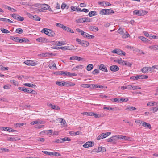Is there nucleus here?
Returning <instances> with one entry per match:
<instances>
[{
    "instance_id": "61",
    "label": "nucleus",
    "mask_w": 158,
    "mask_h": 158,
    "mask_svg": "<svg viewBox=\"0 0 158 158\" xmlns=\"http://www.w3.org/2000/svg\"><path fill=\"white\" fill-rule=\"evenodd\" d=\"M3 21L5 23H13V22L12 21L10 20L9 19H6V18H5L4 20Z\"/></svg>"
},
{
    "instance_id": "7",
    "label": "nucleus",
    "mask_w": 158,
    "mask_h": 158,
    "mask_svg": "<svg viewBox=\"0 0 158 158\" xmlns=\"http://www.w3.org/2000/svg\"><path fill=\"white\" fill-rule=\"evenodd\" d=\"M112 52L114 53H116L119 55H123L125 56L126 53L124 52L123 51L121 50L118 49H114Z\"/></svg>"
},
{
    "instance_id": "29",
    "label": "nucleus",
    "mask_w": 158,
    "mask_h": 158,
    "mask_svg": "<svg viewBox=\"0 0 158 158\" xmlns=\"http://www.w3.org/2000/svg\"><path fill=\"white\" fill-rule=\"evenodd\" d=\"M56 84L60 86H65V82L62 81V82L56 81Z\"/></svg>"
},
{
    "instance_id": "64",
    "label": "nucleus",
    "mask_w": 158,
    "mask_h": 158,
    "mask_svg": "<svg viewBox=\"0 0 158 158\" xmlns=\"http://www.w3.org/2000/svg\"><path fill=\"white\" fill-rule=\"evenodd\" d=\"M39 56H42V57H46L47 56V54L46 53H42L38 55Z\"/></svg>"
},
{
    "instance_id": "48",
    "label": "nucleus",
    "mask_w": 158,
    "mask_h": 158,
    "mask_svg": "<svg viewBox=\"0 0 158 158\" xmlns=\"http://www.w3.org/2000/svg\"><path fill=\"white\" fill-rule=\"evenodd\" d=\"M70 8L72 11H77V8L76 6H71Z\"/></svg>"
},
{
    "instance_id": "4",
    "label": "nucleus",
    "mask_w": 158,
    "mask_h": 158,
    "mask_svg": "<svg viewBox=\"0 0 158 158\" xmlns=\"http://www.w3.org/2000/svg\"><path fill=\"white\" fill-rule=\"evenodd\" d=\"M76 41L78 42L80 44L84 47H87L89 44V43L88 42L84 40H81L80 39H77Z\"/></svg>"
},
{
    "instance_id": "14",
    "label": "nucleus",
    "mask_w": 158,
    "mask_h": 158,
    "mask_svg": "<svg viewBox=\"0 0 158 158\" xmlns=\"http://www.w3.org/2000/svg\"><path fill=\"white\" fill-rule=\"evenodd\" d=\"M36 40L37 41L41 43H47V40L45 38L42 37L37 38Z\"/></svg>"
},
{
    "instance_id": "38",
    "label": "nucleus",
    "mask_w": 158,
    "mask_h": 158,
    "mask_svg": "<svg viewBox=\"0 0 158 158\" xmlns=\"http://www.w3.org/2000/svg\"><path fill=\"white\" fill-rule=\"evenodd\" d=\"M56 25L57 27H58L60 28L63 29L64 25L63 24L60 23H56Z\"/></svg>"
},
{
    "instance_id": "3",
    "label": "nucleus",
    "mask_w": 158,
    "mask_h": 158,
    "mask_svg": "<svg viewBox=\"0 0 158 158\" xmlns=\"http://www.w3.org/2000/svg\"><path fill=\"white\" fill-rule=\"evenodd\" d=\"M119 139V136L116 135L112 136L107 139L108 142H112L113 143H115Z\"/></svg>"
},
{
    "instance_id": "16",
    "label": "nucleus",
    "mask_w": 158,
    "mask_h": 158,
    "mask_svg": "<svg viewBox=\"0 0 158 158\" xmlns=\"http://www.w3.org/2000/svg\"><path fill=\"white\" fill-rule=\"evenodd\" d=\"M99 69L105 72H107L108 71L107 67L103 64H101L99 65Z\"/></svg>"
},
{
    "instance_id": "23",
    "label": "nucleus",
    "mask_w": 158,
    "mask_h": 158,
    "mask_svg": "<svg viewBox=\"0 0 158 158\" xmlns=\"http://www.w3.org/2000/svg\"><path fill=\"white\" fill-rule=\"evenodd\" d=\"M89 29L92 31H96L98 30V27L95 26H91L89 27Z\"/></svg>"
},
{
    "instance_id": "43",
    "label": "nucleus",
    "mask_w": 158,
    "mask_h": 158,
    "mask_svg": "<svg viewBox=\"0 0 158 158\" xmlns=\"http://www.w3.org/2000/svg\"><path fill=\"white\" fill-rule=\"evenodd\" d=\"M103 86L98 84L94 85L93 86L94 88H103Z\"/></svg>"
},
{
    "instance_id": "26",
    "label": "nucleus",
    "mask_w": 158,
    "mask_h": 158,
    "mask_svg": "<svg viewBox=\"0 0 158 158\" xmlns=\"http://www.w3.org/2000/svg\"><path fill=\"white\" fill-rule=\"evenodd\" d=\"M75 85V84L72 82H65V86L66 87L74 86Z\"/></svg>"
},
{
    "instance_id": "25",
    "label": "nucleus",
    "mask_w": 158,
    "mask_h": 158,
    "mask_svg": "<svg viewBox=\"0 0 158 158\" xmlns=\"http://www.w3.org/2000/svg\"><path fill=\"white\" fill-rule=\"evenodd\" d=\"M63 30H65L67 32H70L71 33H73L74 31L73 30H72L69 27L64 26V27L63 29Z\"/></svg>"
},
{
    "instance_id": "51",
    "label": "nucleus",
    "mask_w": 158,
    "mask_h": 158,
    "mask_svg": "<svg viewBox=\"0 0 158 158\" xmlns=\"http://www.w3.org/2000/svg\"><path fill=\"white\" fill-rule=\"evenodd\" d=\"M67 50H71L73 49V46L72 45H70L69 46H66Z\"/></svg>"
},
{
    "instance_id": "20",
    "label": "nucleus",
    "mask_w": 158,
    "mask_h": 158,
    "mask_svg": "<svg viewBox=\"0 0 158 158\" xmlns=\"http://www.w3.org/2000/svg\"><path fill=\"white\" fill-rule=\"evenodd\" d=\"M66 44L67 43L66 41H56V44L57 46L63 45Z\"/></svg>"
},
{
    "instance_id": "28",
    "label": "nucleus",
    "mask_w": 158,
    "mask_h": 158,
    "mask_svg": "<svg viewBox=\"0 0 158 158\" xmlns=\"http://www.w3.org/2000/svg\"><path fill=\"white\" fill-rule=\"evenodd\" d=\"M97 15V12L95 11H90L88 14L89 16L90 17H91L94 16H96Z\"/></svg>"
},
{
    "instance_id": "53",
    "label": "nucleus",
    "mask_w": 158,
    "mask_h": 158,
    "mask_svg": "<svg viewBox=\"0 0 158 158\" xmlns=\"http://www.w3.org/2000/svg\"><path fill=\"white\" fill-rule=\"evenodd\" d=\"M104 2V4H103V6L105 7L106 6H111V4L108 2Z\"/></svg>"
},
{
    "instance_id": "31",
    "label": "nucleus",
    "mask_w": 158,
    "mask_h": 158,
    "mask_svg": "<svg viewBox=\"0 0 158 158\" xmlns=\"http://www.w3.org/2000/svg\"><path fill=\"white\" fill-rule=\"evenodd\" d=\"M133 14L136 15L138 16H141L142 15V13L141 11L138 10H135L133 11Z\"/></svg>"
},
{
    "instance_id": "55",
    "label": "nucleus",
    "mask_w": 158,
    "mask_h": 158,
    "mask_svg": "<svg viewBox=\"0 0 158 158\" xmlns=\"http://www.w3.org/2000/svg\"><path fill=\"white\" fill-rule=\"evenodd\" d=\"M120 102H127L128 101V99L126 98H120L119 99Z\"/></svg>"
},
{
    "instance_id": "19",
    "label": "nucleus",
    "mask_w": 158,
    "mask_h": 158,
    "mask_svg": "<svg viewBox=\"0 0 158 158\" xmlns=\"http://www.w3.org/2000/svg\"><path fill=\"white\" fill-rule=\"evenodd\" d=\"M55 35V33L51 29H49L48 31V35L49 36L53 37Z\"/></svg>"
},
{
    "instance_id": "52",
    "label": "nucleus",
    "mask_w": 158,
    "mask_h": 158,
    "mask_svg": "<svg viewBox=\"0 0 158 158\" xmlns=\"http://www.w3.org/2000/svg\"><path fill=\"white\" fill-rule=\"evenodd\" d=\"M11 85H5L3 86V88L4 89H8L11 88Z\"/></svg>"
},
{
    "instance_id": "33",
    "label": "nucleus",
    "mask_w": 158,
    "mask_h": 158,
    "mask_svg": "<svg viewBox=\"0 0 158 158\" xmlns=\"http://www.w3.org/2000/svg\"><path fill=\"white\" fill-rule=\"evenodd\" d=\"M136 109V108L135 107H132V106H129L127 107L125 110H135Z\"/></svg>"
},
{
    "instance_id": "13",
    "label": "nucleus",
    "mask_w": 158,
    "mask_h": 158,
    "mask_svg": "<svg viewBox=\"0 0 158 158\" xmlns=\"http://www.w3.org/2000/svg\"><path fill=\"white\" fill-rule=\"evenodd\" d=\"M110 70L113 72H117L119 70V68L117 65H114L110 67Z\"/></svg>"
},
{
    "instance_id": "41",
    "label": "nucleus",
    "mask_w": 158,
    "mask_h": 158,
    "mask_svg": "<svg viewBox=\"0 0 158 158\" xmlns=\"http://www.w3.org/2000/svg\"><path fill=\"white\" fill-rule=\"evenodd\" d=\"M1 30L4 33H9L10 32V31L7 29H5L3 28H1Z\"/></svg>"
},
{
    "instance_id": "50",
    "label": "nucleus",
    "mask_w": 158,
    "mask_h": 158,
    "mask_svg": "<svg viewBox=\"0 0 158 158\" xmlns=\"http://www.w3.org/2000/svg\"><path fill=\"white\" fill-rule=\"evenodd\" d=\"M62 139L63 142L66 141H71V139L69 137H65L63 138H62Z\"/></svg>"
},
{
    "instance_id": "5",
    "label": "nucleus",
    "mask_w": 158,
    "mask_h": 158,
    "mask_svg": "<svg viewBox=\"0 0 158 158\" xmlns=\"http://www.w3.org/2000/svg\"><path fill=\"white\" fill-rule=\"evenodd\" d=\"M27 15L30 19H32L34 20L37 21H40L41 19L38 16L35 15H32L31 14L27 13Z\"/></svg>"
},
{
    "instance_id": "45",
    "label": "nucleus",
    "mask_w": 158,
    "mask_h": 158,
    "mask_svg": "<svg viewBox=\"0 0 158 158\" xmlns=\"http://www.w3.org/2000/svg\"><path fill=\"white\" fill-rule=\"evenodd\" d=\"M15 32L19 34H21L23 32V31L21 28H19L16 29Z\"/></svg>"
},
{
    "instance_id": "46",
    "label": "nucleus",
    "mask_w": 158,
    "mask_h": 158,
    "mask_svg": "<svg viewBox=\"0 0 158 158\" xmlns=\"http://www.w3.org/2000/svg\"><path fill=\"white\" fill-rule=\"evenodd\" d=\"M42 152L45 154L49 156L52 155V152H48L45 151H42Z\"/></svg>"
},
{
    "instance_id": "40",
    "label": "nucleus",
    "mask_w": 158,
    "mask_h": 158,
    "mask_svg": "<svg viewBox=\"0 0 158 158\" xmlns=\"http://www.w3.org/2000/svg\"><path fill=\"white\" fill-rule=\"evenodd\" d=\"M33 91V90L31 89L30 88H25V92H27L28 93H32Z\"/></svg>"
},
{
    "instance_id": "27",
    "label": "nucleus",
    "mask_w": 158,
    "mask_h": 158,
    "mask_svg": "<svg viewBox=\"0 0 158 158\" xmlns=\"http://www.w3.org/2000/svg\"><path fill=\"white\" fill-rule=\"evenodd\" d=\"M23 85H25V86H28L29 87H36V85L33 84L26 83H24L23 84Z\"/></svg>"
},
{
    "instance_id": "1",
    "label": "nucleus",
    "mask_w": 158,
    "mask_h": 158,
    "mask_svg": "<svg viewBox=\"0 0 158 158\" xmlns=\"http://www.w3.org/2000/svg\"><path fill=\"white\" fill-rule=\"evenodd\" d=\"M114 13L113 10L110 9H102L99 12L101 15H109L112 13Z\"/></svg>"
},
{
    "instance_id": "15",
    "label": "nucleus",
    "mask_w": 158,
    "mask_h": 158,
    "mask_svg": "<svg viewBox=\"0 0 158 158\" xmlns=\"http://www.w3.org/2000/svg\"><path fill=\"white\" fill-rule=\"evenodd\" d=\"M52 130H44L40 132V134L41 135L43 133H46L48 135H51L52 133Z\"/></svg>"
},
{
    "instance_id": "39",
    "label": "nucleus",
    "mask_w": 158,
    "mask_h": 158,
    "mask_svg": "<svg viewBox=\"0 0 158 158\" xmlns=\"http://www.w3.org/2000/svg\"><path fill=\"white\" fill-rule=\"evenodd\" d=\"M93 112H85L82 113V114L84 115L92 116Z\"/></svg>"
},
{
    "instance_id": "42",
    "label": "nucleus",
    "mask_w": 158,
    "mask_h": 158,
    "mask_svg": "<svg viewBox=\"0 0 158 158\" xmlns=\"http://www.w3.org/2000/svg\"><path fill=\"white\" fill-rule=\"evenodd\" d=\"M103 109L106 110H112L114 109V108L111 107L109 106H108L107 107H104L103 108Z\"/></svg>"
},
{
    "instance_id": "57",
    "label": "nucleus",
    "mask_w": 158,
    "mask_h": 158,
    "mask_svg": "<svg viewBox=\"0 0 158 158\" xmlns=\"http://www.w3.org/2000/svg\"><path fill=\"white\" fill-rule=\"evenodd\" d=\"M0 69H1L2 70H8L9 68L7 67H3L2 66H0Z\"/></svg>"
},
{
    "instance_id": "37",
    "label": "nucleus",
    "mask_w": 158,
    "mask_h": 158,
    "mask_svg": "<svg viewBox=\"0 0 158 158\" xmlns=\"http://www.w3.org/2000/svg\"><path fill=\"white\" fill-rule=\"evenodd\" d=\"M49 29L47 28H43L41 31V32L44 33L45 34L48 35V31Z\"/></svg>"
},
{
    "instance_id": "11",
    "label": "nucleus",
    "mask_w": 158,
    "mask_h": 158,
    "mask_svg": "<svg viewBox=\"0 0 158 158\" xmlns=\"http://www.w3.org/2000/svg\"><path fill=\"white\" fill-rule=\"evenodd\" d=\"M94 144V142L89 141L86 142L83 145V146L84 148H87L89 147H92Z\"/></svg>"
},
{
    "instance_id": "59",
    "label": "nucleus",
    "mask_w": 158,
    "mask_h": 158,
    "mask_svg": "<svg viewBox=\"0 0 158 158\" xmlns=\"http://www.w3.org/2000/svg\"><path fill=\"white\" fill-rule=\"evenodd\" d=\"M99 71L97 69H95L92 72V73L94 75H95L99 73Z\"/></svg>"
},
{
    "instance_id": "34",
    "label": "nucleus",
    "mask_w": 158,
    "mask_h": 158,
    "mask_svg": "<svg viewBox=\"0 0 158 158\" xmlns=\"http://www.w3.org/2000/svg\"><path fill=\"white\" fill-rule=\"evenodd\" d=\"M49 67L51 69H56V64L54 63L49 64Z\"/></svg>"
},
{
    "instance_id": "36",
    "label": "nucleus",
    "mask_w": 158,
    "mask_h": 158,
    "mask_svg": "<svg viewBox=\"0 0 158 158\" xmlns=\"http://www.w3.org/2000/svg\"><path fill=\"white\" fill-rule=\"evenodd\" d=\"M92 116H94L95 118H100L101 117V114H96L93 112L92 114Z\"/></svg>"
},
{
    "instance_id": "58",
    "label": "nucleus",
    "mask_w": 158,
    "mask_h": 158,
    "mask_svg": "<svg viewBox=\"0 0 158 158\" xmlns=\"http://www.w3.org/2000/svg\"><path fill=\"white\" fill-rule=\"evenodd\" d=\"M139 77H138V75H137L135 76H132L131 77L130 79L133 80H138L139 79Z\"/></svg>"
},
{
    "instance_id": "63",
    "label": "nucleus",
    "mask_w": 158,
    "mask_h": 158,
    "mask_svg": "<svg viewBox=\"0 0 158 158\" xmlns=\"http://www.w3.org/2000/svg\"><path fill=\"white\" fill-rule=\"evenodd\" d=\"M104 138L102 134L101 135H99L97 137V139L98 140L101 139L103 138Z\"/></svg>"
},
{
    "instance_id": "44",
    "label": "nucleus",
    "mask_w": 158,
    "mask_h": 158,
    "mask_svg": "<svg viewBox=\"0 0 158 158\" xmlns=\"http://www.w3.org/2000/svg\"><path fill=\"white\" fill-rule=\"evenodd\" d=\"M148 67H144L141 69V70L143 73H146L148 71Z\"/></svg>"
},
{
    "instance_id": "2",
    "label": "nucleus",
    "mask_w": 158,
    "mask_h": 158,
    "mask_svg": "<svg viewBox=\"0 0 158 158\" xmlns=\"http://www.w3.org/2000/svg\"><path fill=\"white\" fill-rule=\"evenodd\" d=\"M40 8V9L37 10H38L39 12H43L44 10H47L50 11L51 10V9L50 8V6L46 4H41Z\"/></svg>"
},
{
    "instance_id": "9",
    "label": "nucleus",
    "mask_w": 158,
    "mask_h": 158,
    "mask_svg": "<svg viewBox=\"0 0 158 158\" xmlns=\"http://www.w3.org/2000/svg\"><path fill=\"white\" fill-rule=\"evenodd\" d=\"M20 139V138L19 137H18L17 136H15L13 137H7L6 139V140L8 141H15L17 140H19Z\"/></svg>"
},
{
    "instance_id": "54",
    "label": "nucleus",
    "mask_w": 158,
    "mask_h": 158,
    "mask_svg": "<svg viewBox=\"0 0 158 158\" xmlns=\"http://www.w3.org/2000/svg\"><path fill=\"white\" fill-rule=\"evenodd\" d=\"M125 63L124 64L125 65L128 67H131L132 65V64L131 63H130L126 61H125Z\"/></svg>"
},
{
    "instance_id": "47",
    "label": "nucleus",
    "mask_w": 158,
    "mask_h": 158,
    "mask_svg": "<svg viewBox=\"0 0 158 158\" xmlns=\"http://www.w3.org/2000/svg\"><path fill=\"white\" fill-rule=\"evenodd\" d=\"M52 155L53 156H60L61 155L59 152H52Z\"/></svg>"
},
{
    "instance_id": "60",
    "label": "nucleus",
    "mask_w": 158,
    "mask_h": 158,
    "mask_svg": "<svg viewBox=\"0 0 158 158\" xmlns=\"http://www.w3.org/2000/svg\"><path fill=\"white\" fill-rule=\"evenodd\" d=\"M149 38L151 39H152V38L158 39V36H155L151 34L150 35Z\"/></svg>"
},
{
    "instance_id": "17",
    "label": "nucleus",
    "mask_w": 158,
    "mask_h": 158,
    "mask_svg": "<svg viewBox=\"0 0 158 158\" xmlns=\"http://www.w3.org/2000/svg\"><path fill=\"white\" fill-rule=\"evenodd\" d=\"M1 129L2 131H6L9 132H12L16 131L13 130L11 128L9 127H3Z\"/></svg>"
},
{
    "instance_id": "21",
    "label": "nucleus",
    "mask_w": 158,
    "mask_h": 158,
    "mask_svg": "<svg viewBox=\"0 0 158 158\" xmlns=\"http://www.w3.org/2000/svg\"><path fill=\"white\" fill-rule=\"evenodd\" d=\"M139 38L143 42L146 43H148L149 40L145 38L143 36H140L139 37Z\"/></svg>"
},
{
    "instance_id": "30",
    "label": "nucleus",
    "mask_w": 158,
    "mask_h": 158,
    "mask_svg": "<svg viewBox=\"0 0 158 158\" xmlns=\"http://www.w3.org/2000/svg\"><path fill=\"white\" fill-rule=\"evenodd\" d=\"M106 150L105 148L102 147H98V152H103Z\"/></svg>"
},
{
    "instance_id": "6",
    "label": "nucleus",
    "mask_w": 158,
    "mask_h": 158,
    "mask_svg": "<svg viewBox=\"0 0 158 158\" xmlns=\"http://www.w3.org/2000/svg\"><path fill=\"white\" fill-rule=\"evenodd\" d=\"M90 20L87 17L81 18L77 19L76 20V22L78 23H82L86 22H89Z\"/></svg>"
},
{
    "instance_id": "49",
    "label": "nucleus",
    "mask_w": 158,
    "mask_h": 158,
    "mask_svg": "<svg viewBox=\"0 0 158 158\" xmlns=\"http://www.w3.org/2000/svg\"><path fill=\"white\" fill-rule=\"evenodd\" d=\"M54 142L56 143H63L62 139L60 138L58 139H57L53 141Z\"/></svg>"
},
{
    "instance_id": "18",
    "label": "nucleus",
    "mask_w": 158,
    "mask_h": 158,
    "mask_svg": "<svg viewBox=\"0 0 158 158\" xmlns=\"http://www.w3.org/2000/svg\"><path fill=\"white\" fill-rule=\"evenodd\" d=\"M42 123V121L40 119H37L36 120L32 121L30 124L32 125H34L35 124H40Z\"/></svg>"
},
{
    "instance_id": "12",
    "label": "nucleus",
    "mask_w": 158,
    "mask_h": 158,
    "mask_svg": "<svg viewBox=\"0 0 158 158\" xmlns=\"http://www.w3.org/2000/svg\"><path fill=\"white\" fill-rule=\"evenodd\" d=\"M47 106L49 107H50L53 109L55 110H60V108L58 106L54 105L51 103H48Z\"/></svg>"
},
{
    "instance_id": "56",
    "label": "nucleus",
    "mask_w": 158,
    "mask_h": 158,
    "mask_svg": "<svg viewBox=\"0 0 158 158\" xmlns=\"http://www.w3.org/2000/svg\"><path fill=\"white\" fill-rule=\"evenodd\" d=\"M110 134H111L110 132H107L106 133H103L102 134L103 136H104V138L106 137H107L108 136H109V135H110Z\"/></svg>"
},
{
    "instance_id": "24",
    "label": "nucleus",
    "mask_w": 158,
    "mask_h": 158,
    "mask_svg": "<svg viewBox=\"0 0 158 158\" xmlns=\"http://www.w3.org/2000/svg\"><path fill=\"white\" fill-rule=\"evenodd\" d=\"M142 126L144 127H147L148 128H151V127L149 123H147L143 121L142 123Z\"/></svg>"
},
{
    "instance_id": "22",
    "label": "nucleus",
    "mask_w": 158,
    "mask_h": 158,
    "mask_svg": "<svg viewBox=\"0 0 158 158\" xmlns=\"http://www.w3.org/2000/svg\"><path fill=\"white\" fill-rule=\"evenodd\" d=\"M83 36L89 39H93L94 37V35H91L86 32L85 33V34Z\"/></svg>"
},
{
    "instance_id": "35",
    "label": "nucleus",
    "mask_w": 158,
    "mask_h": 158,
    "mask_svg": "<svg viewBox=\"0 0 158 158\" xmlns=\"http://www.w3.org/2000/svg\"><path fill=\"white\" fill-rule=\"evenodd\" d=\"M18 38H19V37H15L13 36H11L10 37V39L11 40L17 42H18Z\"/></svg>"
},
{
    "instance_id": "10",
    "label": "nucleus",
    "mask_w": 158,
    "mask_h": 158,
    "mask_svg": "<svg viewBox=\"0 0 158 158\" xmlns=\"http://www.w3.org/2000/svg\"><path fill=\"white\" fill-rule=\"evenodd\" d=\"M24 63L27 65L35 66L37 64L36 62L31 60H26L24 62Z\"/></svg>"
},
{
    "instance_id": "62",
    "label": "nucleus",
    "mask_w": 158,
    "mask_h": 158,
    "mask_svg": "<svg viewBox=\"0 0 158 158\" xmlns=\"http://www.w3.org/2000/svg\"><path fill=\"white\" fill-rule=\"evenodd\" d=\"M7 8L9 10H11L12 12H15L16 11V9H15L12 8L8 6Z\"/></svg>"
},
{
    "instance_id": "32",
    "label": "nucleus",
    "mask_w": 158,
    "mask_h": 158,
    "mask_svg": "<svg viewBox=\"0 0 158 158\" xmlns=\"http://www.w3.org/2000/svg\"><path fill=\"white\" fill-rule=\"evenodd\" d=\"M93 67V65L92 64H90L87 66L86 69L88 71H90L92 69Z\"/></svg>"
},
{
    "instance_id": "8",
    "label": "nucleus",
    "mask_w": 158,
    "mask_h": 158,
    "mask_svg": "<svg viewBox=\"0 0 158 158\" xmlns=\"http://www.w3.org/2000/svg\"><path fill=\"white\" fill-rule=\"evenodd\" d=\"M12 16L15 19L17 20L22 21L24 20V18L21 17L19 15H18L16 14H13L12 15Z\"/></svg>"
}]
</instances>
